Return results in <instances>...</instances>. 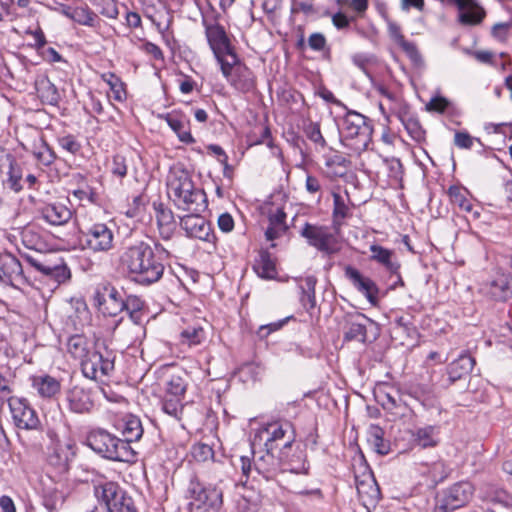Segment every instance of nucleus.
Segmentation results:
<instances>
[{
    "mask_svg": "<svg viewBox=\"0 0 512 512\" xmlns=\"http://www.w3.org/2000/svg\"><path fill=\"white\" fill-rule=\"evenodd\" d=\"M460 10L459 22L464 25H477L485 17V11L475 0H451Z\"/></svg>",
    "mask_w": 512,
    "mask_h": 512,
    "instance_id": "nucleus-22",
    "label": "nucleus"
},
{
    "mask_svg": "<svg viewBox=\"0 0 512 512\" xmlns=\"http://www.w3.org/2000/svg\"><path fill=\"white\" fill-rule=\"evenodd\" d=\"M168 126L176 133L179 140L186 144L195 142L194 137L190 132V122L187 117L179 112L167 113L164 116Z\"/></svg>",
    "mask_w": 512,
    "mask_h": 512,
    "instance_id": "nucleus-23",
    "label": "nucleus"
},
{
    "mask_svg": "<svg viewBox=\"0 0 512 512\" xmlns=\"http://www.w3.org/2000/svg\"><path fill=\"white\" fill-rule=\"evenodd\" d=\"M6 186L14 192H19L23 189L24 171L19 163L11 160L9 163V170L7 172Z\"/></svg>",
    "mask_w": 512,
    "mask_h": 512,
    "instance_id": "nucleus-42",
    "label": "nucleus"
},
{
    "mask_svg": "<svg viewBox=\"0 0 512 512\" xmlns=\"http://www.w3.org/2000/svg\"><path fill=\"white\" fill-rule=\"evenodd\" d=\"M180 226L188 237L210 241L212 235L210 224L199 213H190L181 217Z\"/></svg>",
    "mask_w": 512,
    "mask_h": 512,
    "instance_id": "nucleus-16",
    "label": "nucleus"
},
{
    "mask_svg": "<svg viewBox=\"0 0 512 512\" xmlns=\"http://www.w3.org/2000/svg\"><path fill=\"white\" fill-rule=\"evenodd\" d=\"M120 264L131 279L141 285L158 282L165 269L154 249L142 241L124 249L120 256Z\"/></svg>",
    "mask_w": 512,
    "mask_h": 512,
    "instance_id": "nucleus-1",
    "label": "nucleus"
},
{
    "mask_svg": "<svg viewBox=\"0 0 512 512\" xmlns=\"http://www.w3.org/2000/svg\"><path fill=\"white\" fill-rule=\"evenodd\" d=\"M273 451L265 448L264 451L254 452V471L266 481L275 479L280 469V460Z\"/></svg>",
    "mask_w": 512,
    "mask_h": 512,
    "instance_id": "nucleus-17",
    "label": "nucleus"
},
{
    "mask_svg": "<svg viewBox=\"0 0 512 512\" xmlns=\"http://www.w3.org/2000/svg\"><path fill=\"white\" fill-rule=\"evenodd\" d=\"M300 234L310 246L326 255L338 252L337 239L327 226L305 223Z\"/></svg>",
    "mask_w": 512,
    "mask_h": 512,
    "instance_id": "nucleus-10",
    "label": "nucleus"
},
{
    "mask_svg": "<svg viewBox=\"0 0 512 512\" xmlns=\"http://www.w3.org/2000/svg\"><path fill=\"white\" fill-rule=\"evenodd\" d=\"M94 494L99 501L105 504L107 510H109L111 508V504L117 502V500L125 493L117 483L104 481L94 486Z\"/></svg>",
    "mask_w": 512,
    "mask_h": 512,
    "instance_id": "nucleus-27",
    "label": "nucleus"
},
{
    "mask_svg": "<svg viewBox=\"0 0 512 512\" xmlns=\"http://www.w3.org/2000/svg\"><path fill=\"white\" fill-rule=\"evenodd\" d=\"M449 105L447 99L443 97H434L426 105L427 110L443 113Z\"/></svg>",
    "mask_w": 512,
    "mask_h": 512,
    "instance_id": "nucleus-62",
    "label": "nucleus"
},
{
    "mask_svg": "<svg viewBox=\"0 0 512 512\" xmlns=\"http://www.w3.org/2000/svg\"><path fill=\"white\" fill-rule=\"evenodd\" d=\"M287 215L282 208L270 211L268 214L269 225L265 231V237L268 241H273L282 237L289 229L286 223Z\"/></svg>",
    "mask_w": 512,
    "mask_h": 512,
    "instance_id": "nucleus-24",
    "label": "nucleus"
},
{
    "mask_svg": "<svg viewBox=\"0 0 512 512\" xmlns=\"http://www.w3.org/2000/svg\"><path fill=\"white\" fill-rule=\"evenodd\" d=\"M370 259L381 264L387 271L399 276L400 264L394 260V252L380 245L373 244L370 246Z\"/></svg>",
    "mask_w": 512,
    "mask_h": 512,
    "instance_id": "nucleus-30",
    "label": "nucleus"
},
{
    "mask_svg": "<svg viewBox=\"0 0 512 512\" xmlns=\"http://www.w3.org/2000/svg\"><path fill=\"white\" fill-rule=\"evenodd\" d=\"M182 344L189 347L200 345L206 339V333L200 325L188 326L180 333Z\"/></svg>",
    "mask_w": 512,
    "mask_h": 512,
    "instance_id": "nucleus-44",
    "label": "nucleus"
},
{
    "mask_svg": "<svg viewBox=\"0 0 512 512\" xmlns=\"http://www.w3.org/2000/svg\"><path fill=\"white\" fill-rule=\"evenodd\" d=\"M64 403L67 409L75 414L90 413L94 407L91 391L78 385L66 390Z\"/></svg>",
    "mask_w": 512,
    "mask_h": 512,
    "instance_id": "nucleus-14",
    "label": "nucleus"
},
{
    "mask_svg": "<svg viewBox=\"0 0 512 512\" xmlns=\"http://www.w3.org/2000/svg\"><path fill=\"white\" fill-rule=\"evenodd\" d=\"M357 492L363 505L366 507L375 506L379 500L380 491L376 483L372 480L370 482H360L357 485Z\"/></svg>",
    "mask_w": 512,
    "mask_h": 512,
    "instance_id": "nucleus-39",
    "label": "nucleus"
},
{
    "mask_svg": "<svg viewBox=\"0 0 512 512\" xmlns=\"http://www.w3.org/2000/svg\"><path fill=\"white\" fill-rule=\"evenodd\" d=\"M39 218L51 226H64L72 218V211L62 203H48L39 208Z\"/></svg>",
    "mask_w": 512,
    "mask_h": 512,
    "instance_id": "nucleus-19",
    "label": "nucleus"
},
{
    "mask_svg": "<svg viewBox=\"0 0 512 512\" xmlns=\"http://www.w3.org/2000/svg\"><path fill=\"white\" fill-rule=\"evenodd\" d=\"M24 278L18 258L10 252L0 253V283L13 284Z\"/></svg>",
    "mask_w": 512,
    "mask_h": 512,
    "instance_id": "nucleus-18",
    "label": "nucleus"
},
{
    "mask_svg": "<svg viewBox=\"0 0 512 512\" xmlns=\"http://www.w3.org/2000/svg\"><path fill=\"white\" fill-rule=\"evenodd\" d=\"M220 69L227 82L236 90L247 93L255 88L256 81L253 72L241 63L238 56L234 57V61H224L220 65Z\"/></svg>",
    "mask_w": 512,
    "mask_h": 512,
    "instance_id": "nucleus-9",
    "label": "nucleus"
},
{
    "mask_svg": "<svg viewBox=\"0 0 512 512\" xmlns=\"http://www.w3.org/2000/svg\"><path fill=\"white\" fill-rule=\"evenodd\" d=\"M474 488L470 482L461 481L449 487L443 494L446 505L452 509L464 506L472 497Z\"/></svg>",
    "mask_w": 512,
    "mask_h": 512,
    "instance_id": "nucleus-21",
    "label": "nucleus"
},
{
    "mask_svg": "<svg viewBox=\"0 0 512 512\" xmlns=\"http://www.w3.org/2000/svg\"><path fill=\"white\" fill-rule=\"evenodd\" d=\"M168 196L178 209L200 213L207 208V197L197 188L188 171L173 169L167 177Z\"/></svg>",
    "mask_w": 512,
    "mask_h": 512,
    "instance_id": "nucleus-2",
    "label": "nucleus"
},
{
    "mask_svg": "<svg viewBox=\"0 0 512 512\" xmlns=\"http://www.w3.org/2000/svg\"><path fill=\"white\" fill-rule=\"evenodd\" d=\"M94 300L98 310L104 316L115 317L124 311L123 294L113 286L107 285L98 289Z\"/></svg>",
    "mask_w": 512,
    "mask_h": 512,
    "instance_id": "nucleus-13",
    "label": "nucleus"
},
{
    "mask_svg": "<svg viewBox=\"0 0 512 512\" xmlns=\"http://www.w3.org/2000/svg\"><path fill=\"white\" fill-rule=\"evenodd\" d=\"M116 354L102 343H97L90 354L82 360L81 372L87 379L105 383L115 369Z\"/></svg>",
    "mask_w": 512,
    "mask_h": 512,
    "instance_id": "nucleus-6",
    "label": "nucleus"
},
{
    "mask_svg": "<svg viewBox=\"0 0 512 512\" xmlns=\"http://www.w3.org/2000/svg\"><path fill=\"white\" fill-rule=\"evenodd\" d=\"M86 444L94 452L109 460L131 462L135 458L131 445L103 429L91 431L86 438Z\"/></svg>",
    "mask_w": 512,
    "mask_h": 512,
    "instance_id": "nucleus-4",
    "label": "nucleus"
},
{
    "mask_svg": "<svg viewBox=\"0 0 512 512\" xmlns=\"http://www.w3.org/2000/svg\"><path fill=\"white\" fill-rule=\"evenodd\" d=\"M187 388L185 377L181 374H171L165 382L166 396L184 397Z\"/></svg>",
    "mask_w": 512,
    "mask_h": 512,
    "instance_id": "nucleus-43",
    "label": "nucleus"
},
{
    "mask_svg": "<svg viewBox=\"0 0 512 512\" xmlns=\"http://www.w3.org/2000/svg\"><path fill=\"white\" fill-rule=\"evenodd\" d=\"M95 17V14L88 6L75 7L73 11H71V20L81 25L93 26Z\"/></svg>",
    "mask_w": 512,
    "mask_h": 512,
    "instance_id": "nucleus-50",
    "label": "nucleus"
},
{
    "mask_svg": "<svg viewBox=\"0 0 512 512\" xmlns=\"http://www.w3.org/2000/svg\"><path fill=\"white\" fill-rule=\"evenodd\" d=\"M428 473L435 483H439L448 477L449 468L444 461L439 460L432 463L429 467Z\"/></svg>",
    "mask_w": 512,
    "mask_h": 512,
    "instance_id": "nucleus-55",
    "label": "nucleus"
},
{
    "mask_svg": "<svg viewBox=\"0 0 512 512\" xmlns=\"http://www.w3.org/2000/svg\"><path fill=\"white\" fill-rule=\"evenodd\" d=\"M474 142H477L482 146L481 140L479 138L472 137L468 132L457 131L454 135V144L460 149H471Z\"/></svg>",
    "mask_w": 512,
    "mask_h": 512,
    "instance_id": "nucleus-56",
    "label": "nucleus"
},
{
    "mask_svg": "<svg viewBox=\"0 0 512 512\" xmlns=\"http://www.w3.org/2000/svg\"><path fill=\"white\" fill-rule=\"evenodd\" d=\"M24 257L32 267L46 276H49L53 270V266H56V262H52L47 256L39 258L26 254Z\"/></svg>",
    "mask_w": 512,
    "mask_h": 512,
    "instance_id": "nucleus-49",
    "label": "nucleus"
},
{
    "mask_svg": "<svg viewBox=\"0 0 512 512\" xmlns=\"http://www.w3.org/2000/svg\"><path fill=\"white\" fill-rule=\"evenodd\" d=\"M124 304V310L128 314L129 320L124 322L123 318H120L115 328H117L121 323H124L126 326L131 325L133 329L139 331L141 329L140 324L142 322L143 316V301L137 296H128L126 299H124Z\"/></svg>",
    "mask_w": 512,
    "mask_h": 512,
    "instance_id": "nucleus-25",
    "label": "nucleus"
},
{
    "mask_svg": "<svg viewBox=\"0 0 512 512\" xmlns=\"http://www.w3.org/2000/svg\"><path fill=\"white\" fill-rule=\"evenodd\" d=\"M448 196L451 204L458 207L462 212L470 214L473 219L480 217V207L473 203L472 197L466 188L453 185L448 189Z\"/></svg>",
    "mask_w": 512,
    "mask_h": 512,
    "instance_id": "nucleus-20",
    "label": "nucleus"
},
{
    "mask_svg": "<svg viewBox=\"0 0 512 512\" xmlns=\"http://www.w3.org/2000/svg\"><path fill=\"white\" fill-rule=\"evenodd\" d=\"M317 283V279L314 276H307L301 279L300 288L302 291L301 302L302 305L310 310L316 306V297H315V286Z\"/></svg>",
    "mask_w": 512,
    "mask_h": 512,
    "instance_id": "nucleus-40",
    "label": "nucleus"
},
{
    "mask_svg": "<svg viewBox=\"0 0 512 512\" xmlns=\"http://www.w3.org/2000/svg\"><path fill=\"white\" fill-rule=\"evenodd\" d=\"M188 494L191 498L190 512H219L222 507V490L217 485L201 482L197 477L190 480Z\"/></svg>",
    "mask_w": 512,
    "mask_h": 512,
    "instance_id": "nucleus-7",
    "label": "nucleus"
},
{
    "mask_svg": "<svg viewBox=\"0 0 512 512\" xmlns=\"http://www.w3.org/2000/svg\"><path fill=\"white\" fill-rule=\"evenodd\" d=\"M305 134L310 141L314 142L320 147L323 148L326 146V141L322 136L320 125L318 123H309L305 128Z\"/></svg>",
    "mask_w": 512,
    "mask_h": 512,
    "instance_id": "nucleus-57",
    "label": "nucleus"
},
{
    "mask_svg": "<svg viewBox=\"0 0 512 512\" xmlns=\"http://www.w3.org/2000/svg\"><path fill=\"white\" fill-rule=\"evenodd\" d=\"M34 154L37 160L46 166L50 165L55 159L54 152L47 146H43L38 152H35Z\"/></svg>",
    "mask_w": 512,
    "mask_h": 512,
    "instance_id": "nucleus-63",
    "label": "nucleus"
},
{
    "mask_svg": "<svg viewBox=\"0 0 512 512\" xmlns=\"http://www.w3.org/2000/svg\"><path fill=\"white\" fill-rule=\"evenodd\" d=\"M182 399L183 397L165 395L162 402L163 411L172 417L178 418L183 409Z\"/></svg>",
    "mask_w": 512,
    "mask_h": 512,
    "instance_id": "nucleus-52",
    "label": "nucleus"
},
{
    "mask_svg": "<svg viewBox=\"0 0 512 512\" xmlns=\"http://www.w3.org/2000/svg\"><path fill=\"white\" fill-rule=\"evenodd\" d=\"M21 241L26 248L36 252H42L47 247L39 229L33 225L23 228L21 231Z\"/></svg>",
    "mask_w": 512,
    "mask_h": 512,
    "instance_id": "nucleus-35",
    "label": "nucleus"
},
{
    "mask_svg": "<svg viewBox=\"0 0 512 512\" xmlns=\"http://www.w3.org/2000/svg\"><path fill=\"white\" fill-rule=\"evenodd\" d=\"M86 248L93 252H108L114 246L113 229L106 223H94L82 231Z\"/></svg>",
    "mask_w": 512,
    "mask_h": 512,
    "instance_id": "nucleus-11",
    "label": "nucleus"
},
{
    "mask_svg": "<svg viewBox=\"0 0 512 512\" xmlns=\"http://www.w3.org/2000/svg\"><path fill=\"white\" fill-rule=\"evenodd\" d=\"M345 276L352 285L367 298L370 304L374 306L377 304L379 289L372 279L363 276L352 266H346Z\"/></svg>",
    "mask_w": 512,
    "mask_h": 512,
    "instance_id": "nucleus-15",
    "label": "nucleus"
},
{
    "mask_svg": "<svg viewBox=\"0 0 512 512\" xmlns=\"http://www.w3.org/2000/svg\"><path fill=\"white\" fill-rule=\"evenodd\" d=\"M475 365L473 357L467 354L460 355L456 360L451 362L448 366V381L450 384L458 380L466 378L472 371Z\"/></svg>",
    "mask_w": 512,
    "mask_h": 512,
    "instance_id": "nucleus-26",
    "label": "nucleus"
},
{
    "mask_svg": "<svg viewBox=\"0 0 512 512\" xmlns=\"http://www.w3.org/2000/svg\"><path fill=\"white\" fill-rule=\"evenodd\" d=\"M440 428L436 425H426L416 428L412 433L413 441L421 448H432L439 444Z\"/></svg>",
    "mask_w": 512,
    "mask_h": 512,
    "instance_id": "nucleus-29",
    "label": "nucleus"
},
{
    "mask_svg": "<svg viewBox=\"0 0 512 512\" xmlns=\"http://www.w3.org/2000/svg\"><path fill=\"white\" fill-rule=\"evenodd\" d=\"M376 91L387 100L388 110L390 112H397V114L400 113L402 100L398 94L390 91L388 88H386L383 85L377 86Z\"/></svg>",
    "mask_w": 512,
    "mask_h": 512,
    "instance_id": "nucleus-51",
    "label": "nucleus"
},
{
    "mask_svg": "<svg viewBox=\"0 0 512 512\" xmlns=\"http://www.w3.org/2000/svg\"><path fill=\"white\" fill-rule=\"evenodd\" d=\"M368 443L375 452L386 455L390 451V444L384 439V430L378 425H371L368 429Z\"/></svg>",
    "mask_w": 512,
    "mask_h": 512,
    "instance_id": "nucleus-38",
    "label": "nucleus"
},
{
    "mask_svg": "<svg viewBox=\"0 0 512 512\" xmlns=\"http://www.w3.org/2000/svg\"><path fill=\"white\" fill-rule=\"evenodd\" d=\"M32 387L42 398H52L60 392V382L50 375L33 376Z\"/></svg>",
    "mask_w": 512,
    "mask_h": 512,
    "instance_id": "nucleus-31",
    "label": "nucleus"
},
{
    "mask_svg": "<svg viewBox=\"0 0 512 512\" xmlns=\"http://www.w3.org/2000/svg\"><path fill=\"white\" fill-rule=\"evenodd\" d=\"M511 281L509 276L501 274L490 281L487 285V294L497 301L506 300L511 292Z\"/></svg>",
    "mask_w": 512,
    "mask_h": 512,
    "instance_id": "nucleus-36",
    "label": "nucleus"
},
{
    "mask_svg": "<svg viewBox=\"0 0 512 512\" xmlns=\"http://www.w3.org/2000/svg\"><path fill=\"white\" fill-rule=\"evenodd\" d=\"M65 497L66 495L62 490L56 487L49 488L44 493L43 505L49 512H55L62 507L65 502Z\"/></svg>",
    "mask_w": 512,
    "mask_h": 512,
    "instance_id": "nucleus-46",
    "label": "nucleus"
},
{
    "mask_svg": "<svg viewBox=\"0 0 512 512\" xmlns=\"http://www.w3.org/2000/svg\"><path fill=\"white\" fill-rule=\"evenodd\" d=\"M8 405L15 426L24 430H37L41 426L36 411L24 398L9 397Z\"/></svg>",
    "mask_w": 512,
    "mask_h": 512,
    "instance_id": "nucleus-12",
    "label": "nucleus"
},
{
    "mask_svg": "<svg viewBox=\"0 0 512 512\" xmlns=\"http://www.w3.org/2000/svg\"><path fill=\"white\" fill-rule=\"evenodd\" d=\"M264 441V447L275 450L282 445V449L290 448L295 441L293 426L288 421L268 423L257 434Z\"/></svg>",
    "mask_w": 512,
    "mask_h": 512,
    "instance_id": "nucleus-8",
    "label": "nucleus"
},
{
    "mask_svg": "<svg viewBox=\"0 0 512 512\" xmlns=\"http://www.w3.org/2000/svg\"><path fill=\"white\" fill-rule=\"evenodd\" d=\"M333 217L335 220H342L348 216L349 207L346 205L343 197L337 193L333 194Z\"/></svg>",
    "mask_w": 512,
    "mask_h": 512,
    "instance_id": "nucleus-59",
    "label": "nucleus"
},
{
    "mask_svg": "<svg viewBox=\"0 0 512 512\" xmlns=\"http://www.w3.org/2000/svg\"><path fill=\"white\" fill-rule=\"evenodd\" d=\"M73 456H74L73 445L59 444L57 446V448L55 449L54 456H51L50 460L54 464L65 468V467H67L69 461L72 459Z\"/></svg>",
    "mask_w": 512,
    "mask_h": 512,
    "instance_id": "nucleus-47",
    "label": "nucleus"
},
{
    "mask_svg": "<svg viewBox=\"0 0 512 512\" xmlns=\"http://www.w3.org/2000/svg\"><path fill=\"white\" fill-rule=\"evenodd\" d=\"M370 322L369 318L362 315L351 317L345 326L344 340L346 341H359L364 343L367 337L366 325L363 321Z\"/></svg>",
    "mask_w": 512,
    "mask_h": 512,
    "instance_id": "nucleus-33",
    "label": "nucleus"
},
{
    "mask_svg": "<svg viewBox=\"0 0 512 512\" xmlns=\"http://www.w3.org/2000/svg\"><path fill=\"white\" fill-rule=\"evenodd\" d=\"M101 78L109 86L115 101L122 102L126 99L125 84L118 76L114 73H104Z\"/></svg>",
    "mask_w": 512,
    "mask_h": 512,
    "instance_id": "nucleus-45",
    "label": "nucleus"
},
{
    "mask_svg": "<svg viewBox=\"0 0 512 512\" xmlns=\"http://www.w3.org/2000/svg\"><path fill=\"white\" fill-rule=\"evenodd\" d=\"M253 270L263 279H274L277 275L275 261L266 250L259 251L253 263Z\"/></svg>",
    "mask_w": 512,
    "mask_h": 512,
    "instance_id": "nucleus-32",
    "label": "nucleus"
},
{
    "mask_svg": "<svg viewBox=\"0 0 512 512\" xmlns=\"http://www.w3.org/2000/svg\"><path fill=\"white\" fill-rule=\"evenodd\" d=\"M78 187L70 192L71 196L79 201L81 205L99 204L100 195L92 185L82 175H77Z\"/></svg>",
    "mask_w": 512,
    "mask_h": 512,
    "instance_id": "nucleus-28",
    "label": "nucleus"
},
{
    "mask_svg": "<svg viewBox=\"0 0 512 512\" xmlns=\"http://www.w3.org/2000/svg\"><path fill=\"white\" fill-rule=\"evenodd\" d=\"M59 146L69 152L70 154H76L81 149V144L76 140V138L72 135H65L58 138Z\"/></svg>",
    "mask_w": 512,
    "mask_h": 512,
    "instance_id": "nucleus-60",
    "label": "nucleus"
},
{
    "mask_svg": "<svg viewBox=\"0 0 512 512\" xmlns=\"http://www.w3.org/2000/svg\"><path fill=\"white\" fill-rule=\"evenodd\" d=\"M377 397L385 410L392 411L398 406V400L390 393L380 392Z\"/></svg>",
    "mask_w": 512,
    "mask_h": 512,
    "instance_id": "nucleus-64",
    "label": "nucleus"
},
{
    "mask_svg": "<svg viewBox=\"0 0 512 512\" xmlns=\"http://www.w3.org/2000/svg\"><path fill=\"white\" fill-rule=\"evenodd\" d=\"M124 439L129 445L134 441L141 439L143 435V427L139 418L128 416L124 422L122 429Z\"/></svg>",
    "mask_w": 512,
    "mask_h": 512,
    "instance_id": "nucleus-41",
    "label": "nucleus"
},
{
    "mask_svg": "<svg viewBox=\"0 0 512 512\" xmlns=\"http://www.w3.org/2000/svg\"><path fill=\"white\" fill-rule=\"evenodd\" d=\"M220 14L213 8L202 15V25L210 49L219 65L224 61L233 60L238 56L230 36L224 26L219 23Z\"/></svg>",
    "mask_w": 512,
    "mask_h": 512,
    "instance_id": "nucleus-3",
    "label": "nucleus"
},
{
    "mask_svg": "<svg viewBox=\"0 0 512 512\" xmlns=\"http://www.w3.org/2000/svg\"><path fill=\"white\" fill-rule=\"evenodd\" d=\"M372 132V127L367 123L364 115L349 111L343 118L341 142L354 154H360L370 144Z\"/></svg>",
    "mask_w": 512,
    "mask_h": 512,
    "instance_id": "nucleus-5",
    "label": "nucleus"
},
{
    "mask_svg": "<svg viewBox=\"0 0 512 512\" xmlns=\"http://www.w3.org/2000/svg\"><path fill=\"white\" fill-rule=\"evenodd\" d=\"M93 348L83 335H73L68 339L67 351L74 358L82 363V360L90 354Z\"/></svg>",
    "mask_w": 512,
    "mask_h": 512,
    "instance_id": "nucleus-37",
    "label": "nucleus"
},
{
    "mask_svg": "<svg viewBox=\"0 0 512 512\" xmlns=\"http://www.w3.org/2000/svg\"><path fill=\"white\" fill-rule=\"evenodd\" d=\"M512 28V23L510 22H500L493 25L491 34L492 36L500 42H505L508 37V33Z\"/></svg>",
    "mask_w": 512,
    "mask_h": 512,
    "instance_id": "nucleus-61",
    "label": "nucleus"
},
{
    "mask_svg": "<svg viewBox=\"0 0 512 512\" xmlns=\"http://www.w3.org/2000/svg\"><path fill=\"white\" fill-rule=\"evenodd\" d=\"M48 277L54 280L57 284H62L70 279L71 272L63 260L58 259L56 266H53V270Z\"/></svg>",
    "mask_w": 512,
    "mask_h": 512,
    "instance_id": "nucleus-54",
    "label": "nucleus"
},
{
    "mask_svg": "<svg viewBox=\"0 0 512 512\" xmlns=\"http://www.w3.org/2000/svg\"><path fill=\"white\" fill-rule=\"evenodd\" d=\"M35 87L37 94L42 102L50 105H57L60 100V94L56 86L46 76L36 79Z\"/></svg>",
    "mask_w": 512,
    "mask_h": 512,
    "instance_id": "nucleus-34",
    "label": "nucleus"
},
{
    "mask_svg": "<svg viewBox=\"0 0 512 512\" xmlns=\"http://www.w3.org/2000/svg\"><path fill=\"white\" fill-rule=\"evenodd\" d=\"M108 512H137L133 500L126 494L122 495L117 502L111 504Z\"/></svg>",
    "mask_w": 512,
    "mask_h": 512,
    "instance_id": "nucleus-58",
    "label": "nucleus"
},
{
    "mask_svg": "<svg viewBox=\"0 0 512 512\" xmlns=\"http://www.w3.org/2000/svg\"><path fill=\"white\" fill-rule=\"evenodd\" d=\"M191 455L197 462H206L213 459L214 451L208 444L197 443L192 446Z\"/></svg>",
    "mask_w": 512,
    "mask_h": 512,
    "instance_id": "nucleus-53",
    "label": "nucleus"
},
{
    "mask_svg": "<svg viewBox=\"0 0 512 512\" xmlns=\"http://www.w3.org/2000/svg\"><path fill=\"white\" fill-rule=\"evenodd\" d=\"M405 129L409 133V135L416 141H421L424 139V130L422 129L419 121L413 117H405L401 115V112L397 114Z\"/></svg>",
    "mask_w": 512,
    "mask_h": 512,
    "instance_id": "nucleus-48",
    "label": "nucleus"
}]
</instances>
